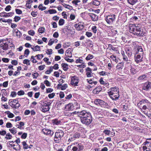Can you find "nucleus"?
<instances>
[{
    "mask_svg": "<svg viewBox=\"0 0 151 151\" xmlns=\"http://www.w3.org/2000/svg\"><path fill=\"white\" fill-rule=\"evenodd\" d=\"M126 53L128 55L129 57L131 56L132 54H135V53L132 50V49L130 47L128 48L125 50Z\"/></svg>",
    "mask_w": 151,
    "mask_h": 151,
    "instance_id": "obj_15",
    "label": "nucleus"
},
{
    "mask_svg": "<svg viewBox=\"0 0 151 151\" xmlns=\"http://www.w3.org/2000/svg\"><path fill=\"white\" fill-rule=\"evenodd\" d=\"M119 90L118 87L111 88L108 93L110 98L113 100L116 101L119 97Z\"/></svg>",
    "mask_w": 151,
    "mask_h": 151,
    "instance_id": "obj_3",
    "label": "nucleus"
},
{
    "mask_svg": "<svg viewBox=\"0 0 151 151\" xmlns=\"http://www.w3.org/2000/svg\"><path fill=\"white\" fill-rule=\"evenodd\" d=\"M80 2V1L79 0H74L72 1V3L75 4L76 5H78V3Z\"/></svg>",
    "mask_w": 151,
    "mask_h": 151,
    "instance_id": "obj_55",
    "label": "nucleus"
},
{
    "mask_svg": "<svg viewBox=\"0 0 151 151\" xmlns=\"http://www.w3.org/2000/svg\"><path fill=\"white\" fill-rule=\"evenodd\" d=\"M11 101L12 102L13 104H14V105H15L16 104H17V103L19 102L18 101L17 99L12 100Z\"/></svg>",
    "mask_w": 151,
    "mask_h": 151,
    "instance_id": "obj_58",
    "label": "nucleus"
},
{
    "mask_svg": "<svg viewBox=\"0 0 151 151\" xmlns=\"http://www.w3.org/2000/svg\"><path fill=\"white\" fill-rule=\"evenodd\" d=\"M6 127L7 128L12 127V124L10 122H7L6 124Z\"/></svg>",
    "mask_w": 151,
    "mask_h": 151,
    "instance_id": "obj_59",
    "label": "nucleus"
},
{
    "mask_svg": "<svg viewBox=\"0 0 151 151\" xmlns=\"http://www.w3.org/2000/svg\"><path fill=\"white\" fill-rule=\"evenodd\" d=\"M147 75L146 74L142 75L138 77L137 79L138 81H142L145 79Z\"/></svg>",
    "mask_w": 151,
    "mask_h": 151,
    "instance_id": "obj_27",
    "label": "nucleus"
},
{
    "mask_svg": "<svg viewBox=\"0 0 151 151\" xmlns=\"http://www.w3.org/2000/svg\"><path fill=\"white\" fill-rule=\"evenodd\" d=\"M23 63L26 64L27 65H30L29 60L27 59H25L23 60Z\"/></svg>",
    "mask_w": 151,
    "mask_h": 151,
    "instance_id": "obj_41",
    "label": "nucleus"
},
{
    "mask_svg": "<svg viewBox=\"0 0 151 151\" xmlns=\"http://www.w3.org/2000/svg\"><path fill=\"white\" fill-rule=\"evenodd\" d=\"M14 128H13L12 129H9L10 132L12 133L13 134H15L17 132V131L16 129H14Z\"/></svg>",
    "mask_w": 151,
    "mask_h": 151,
    "instance_id": "obj_53",
    "label": "nucleus"
},
{
    "mask_svg": "<svg viewBox=\"0 0 151 151\" xmlns=\"http://www.w3.org/2000/svg\"><path fill=\"white\" fill-rule=\"evenodd\" d=\"M65 20L64 19H60L58 22L59 25L60 26H62L63 25L64 23Z\"/></svg>",
    "mask_w": 151,
    "mask_h": 151,
    "instance_id": "obj_43",
    "label": "nucleus"
},
{
    "mask_svg": "<svg viewBox=\"0 0 151 151\" xmlns=\"http://www.w3.org/2000/svg\"><path fill=\"white\" fill-rule=\"evenodd\" d=\"M42 132L45 134L48 135L50 136H51L54 134L53 132L50 130L46 129H42Z\"/></svg>",
    "mask_w": 151,
    "mask_h": 151,
    "instance_id": "obj_10",
    "label": "nucleus"
},
{
    "mask_svg": "<svg viewBox=\"0 0 151 151\" xmlns=\"http://www.w3.org/2000/svg\"><path fill=\"white\" fill-rule=\"evenodd\" d=\"M89 16L91 17V19L93 21H96L98 19V17L96 15L93 13H89Z\"/></svg>",
    "mask_w": 151,
    "mask_h": 151,
    "instance_id": "obj_14",
    "label": "nucleus"
},
{
    "mask_svg": "<svg viewBox=\"0 0 151 151\" xmlns=\"http://www.w3.org/2000/svg\"><path fill=\"white\" fill-rule=\"evenodd\" d=\"M131 65H130V67L131 68L130 69V72L132 75H134L136 73H137V70L134 68H132L131 67Z\"/></svg>",
    "mask_w": 151,
    "mask_h": 151,
    "instance_id": "obj_37",
    "label": "nucleus"
},
{
    "mask_svg": "<svg viewBox=\"0 0 151 151\" xmlns=\"http://www.w3.org/2000/svg\"><path fill=\"white\" fill-rule=\"evenodd\" d=\"M38 8L40 10L43 11L45 10L46 8L45 6H43L42 4H40L38 6Z\"/></svg>",
    "mask_w": 151,
    "mask_h": 151,
    "instance_id": "obj_40",
    "label": "nucleus"
},
{
    "mask_svg": "<svg viewBox=\"0 0 151 151\" xmlns=\"http://www.w3.org/2000/svg\"><path fill=\"white\" fill-rule=\"evenodd\" d=\"M63 132L61 130H58L55 134L54 140L56 143H59L64 135Z\"/></svg>",
    "mask_w": 151,
    "mask_h": 151,
    "instance_id": "obj_5",
    "label": "nucleus"
},
{
    "mask_svg": "<svg viewBox=\"0 0 151 151\" xmlns=\"http://www.w3.org/2000/svg\"><path fill=\"white\" fill-rule=\"evenodd\" d=\"M123 63L122 62L119 63L117 64L116 66V68L118 69H119L120 68H121L123 66Z\"/></svg>",
    "mask_w": 151,
    "mask_h": 151,
    "instance_id": "obj_45",
    "label": "nucleus"
},
{
    "mask_svg": "<svg viewBox=\"0 0 151 151\" xmlns=\"http://www.w3.org/2000/svg\"><path fill=\"white\" fill-rule=\"evenodd\" d=\"M71 84L72 85L74 86H78V84L79 81L78 77L75 76H73L71 78Z\"/></svg>",
    "mask_w": 151,
    "mask_h": 151,
    "instance_id": "obj_9",
    "label": "nucleus"
},
{
    "mask_svg": "<svg viewBox=\"0 0 151 151\" xmlns=\"http://www.w3.org/2000/svg\"><path fill=\"white\" fill-rule=\"evenodd\" d=\"M48 12L50 14H55L57 13L56 11L54 9H49Z\"/></svg>",
    "mask_w": 151,
    "mask_h": 151,
    "instance_id": "obj_46",
    "label": "nucleus"
},
{
    "mask_svg": "<svg viewBox=\"0 0 151 151\" xmlns=\"http://www.w3.org/2000/svg\"><path fill=\"white\" fill-rule=\"evenodd\" d=\"M75 27L78 30H81L83 28V26L81 23H78V24H76L74 25Z\"/></svg>",
    "mask_w": 151,
    "mask_h": 151,
    "instance_id": "obj_17",
    "label": "nucleus"
},
{
    "mask_svg": "<svg viewBox=\"0 0 151 151\" xmlns=\"http://www.w3.org/2000/svg\"><path fill=\"white\" fill-rule=\"evenodd\" d=\"M74 114L80 117L81 122L86 125L89 124L92 121V117L91 113L85 110H83L80 112L75 111L69 113L67 115L71 116Z\"/></svg>",
    "mask_w": 151,
    "mask_h": 151,
    "instance_id": "obj_1",
    "label": "nucleus"
},
{
    "mask_svg": "<svg viewBox=\"0 0 151 151\" xmlns=\"http://www.w3.org/2000/svg\"><path fill=\"white\" fill-rule=\"evenodd\" d=\"M75 139H76L75 138L73 135H71L68 140V141L69 142L72 141Z\"/></svg>",
    "mask_w": 151,
    "mask_h": 151,
    "instance_id": "obj_49",
    "label": "nucleus"
},
{
    "mask_svg": "<svg viewBox=\"0 0 151 151\" xmlns=\"http://www.w3.org/2000/svg\"><path fill=\"white\" fill-rule=\"evenodd\" d=\"M29 51L28 49H26L25 50L24 54V55L25 56V55H26L25 56V57H27L28 55H29Z\"/></svg>",
    "mask_w": 151,
    "mask_h": 151,
    "instance_id": "obj_47",
    "label": "nucleus"
},
{
    "mask_svg": "<svg viewBox=\"0 0 151 151\" xmlns=\"http://www.w3.org/2000/svg\"><path fill=\"white\" fill-rule=\"evenodd\" d=\"M86 74L88 77H90L91 76L92 73H91V69L89 67L86 68Z\"/></svg>",
    "mask_w": 151,
    "mask_h": 151,
    "instance_id": "obj_16",
    "label": "nucleus"
},
{
    "mask_svg": "<svg viewBox=\"0 0 151 151\" xmlns=\"http://www.w3.org/2000/svg\"><path fill=\"white\" fill-rule=\"evenodd\" d=\"M143 113L149 117H151V112L150 111L149 109V110H147V111H143Z\"/></svg>",
    "mask_w": 151,
    "mask_h": 151,
    "instance_id": "obj_30",
    "label": "nucleus"
},
{
    "mask_svg": "<svg viewBox=\"0 0 151 151\" xmlns=\"http://www.w3.org/2000/svg\"><path fill=\"white\" fill-rule=\"evenodd\" d=\"M76 139L77 138H78L80 136V134L78 132L75 133L73 135Z\"/></svg>",
    "mask_w": 151,
    "mask_h": 151,
    "instance_id": "obj_52",
    "label": "nucleus"
},
{
    "mask_svg": "<svg viewBox=\"0 0 151 151\" xmlns=\"http://www.w3.org/2000/svg\"><path fill=\"white\" fill-rule=\"evenodd\" d=\"M129 31L134 35L139 37L143 36L145 34L141 27L138 26V25L136 26L134 24L129 26Z\"/></svg>",
    "mask_w": 151,
    "mask_h": 151,
    "instance_id": "obj_2",
    "label": "nucleus"
},
{
    "mask_svg": "<svg viewBox=\"0 0 151 151\" xmlns=\"http://www.w3.org/2000/svg\"><path fill=\"white\" fill-rule=\"evenodd\" d=\"M64 59L65 60L69 62L72 63L74 61L73 59L69 58L68 57H65Z\"/></svg>",
    "mask_w": 151,
    "mask_h": 151,
    "instance_id": "obj_50",
    "label": "nucleus"
},
{
    "mask_svg": "<svg viewBox=\"0 0 151 151\" xmlns=\"http://www.w3.org/2000/svg\"><path fill=\"white\" fill-rule=\"evenodd\" d=\"M151 88V83L148 81L145 82L143 86L142 89L147 91Z\"/></svg>",
    "mask_w": 151,
    "mask_h": 151,
    "instance_id": "obj_11",
    "label": "nucleus"
},
{
    "mask_svg": "<svg viewBox=\"0 0 151 151\" xmlns=\"http://www.w3.org/2000/svg\"><path fill=\"white\" fill-rule=\"evenodd\" d=\"M5 113L8 115V117L9 118H12L14 116L13 114L11 113L9 111H6Z\"/></svg>",
    "mask_w": 151,
    "mask_h": 151,
    "instance_id": "obj_29",
    "label": "nucleus"
},
{
    "mask_svg": "<svg viewBox=\"0 0 151 151\" xmlns=\"http://www.w3.org/2000/svg\"><path fill=\"white\" fill-rule=\"evenodd\" d=\"M65 55L68 57L71 58L72 57V53L70 51L67 50L65 52Z\"/></svg>",
    "mask_w": 151,
    "mask_h": 151,
    "instance_id": "obj_31",
    "label": "nucleus"
},
{
    "mask_svg": "<svg viewBox=\"0 0 151 151\" xmlns=\"http://www.w3.org/2000/svg\"><path fill=\"white\" fill-rule=\"evenodd\" d=\"M93 58V56L91 54L88 55L86 57V59L87 60H88L91 59H92Z\"/></svg>",
    "mask_w": 151,
    "mask_h": 151,
    "instance_id": "obj_42",
    "label": "nucleus"
},
{
    "mask_svg": "<svg viewBox=\"0 0 151 151\" xmlns=\"http://www.w3.org/2000/svg\"><path fill=\"white\" fill-rule=\"evenodd\" d=\"M62 4L66 8L70 10L73 9V7L71 6H70L69 5L65 4V3Z\"/></svg>",
    "mask_w": 151,
    "mask_h": 151,
    "instance_id": "obj_33",
    "label": "nucleus"
},
{
    "mask_svg": "<svg viewBox=\"0 0 151 151\" xmlns=\"http://www.w3.org/2000/svg\"><path fill=\"white\" fill-rule=\"evenodd\" d=\"M28 33L30 35L33 36L35 34V32L34 30L31 29L28 31Z\"/></svg>",
    "mask_w": 151,
    "mask_h": 151,
    "instance_id": "obj_51",
    "label": "nucleus"
},
{
    "mask_svg": "<svg viewBox=\"0 0 151 151\" xmlns=\"http://www.w3.org/2000/svg\"><path fill=\"white\" fill-rule=\"evenodd\" d=\"M61 65L63 68V69L65 71H66L68 68V65L67 64L65 63H62Z\"/></svg>",
    "mask_w": 151,
    "mask_h": 151,
    "instance_id": "obj_28",
    "label": "nucleus"
},
{
    "mask_svg": "<svg viewBox=\"0 0 151 151\" xmlns=\"http://www.w3.org/2000/svg\"><path fill=\"white\" fill-rule=\"evenodd\" d=\"M144 144L150 146L151 148V138L147 139Z\"/></svg>",
    "mask_w": 151,
    "mask_h": 151,
    "instance_id": "obj_26",
    "label": "nucleus"
},
{
    "mask_svg": "<svg viewBox=\"0 0 151 151\" xmlns=\"http://www.w3.org/2000/svg\"><path fill=\"white\" fill-rule=\"evenodd\" d=\"M45 28L44 27H40L38 29V32L39 33L42 34L45 32Z\"/></svg>",
    "mask_w": 151,
    "mask_h": 151,
    "instance_id": "obj_44",
    "label": "nucleus"
},
{
    "mask_svg": "<svg viewBox=\"0 0 151 151\" xmlns=\"http://www.w3.org/2000/svg\"><path fill=\"white\" fill-rule=\"evenodd\" d=\"M40 110L44 113L48 111L50 109V107L47 106V107L44 106H40Z\"/></svg>",
    "mask_w": 151,
    "mask_h": 151,
    "instance_id": "obj_18",
    "label": "nucleus"
},
{
    "mask_svg": "<svg viewBox=\"0 0 151 151\" xmlns=\"http://www.w3.org/2000/svg\"><path fill=\"white\" fill-rule=\"evenodd\" d=\"M103 132L106 134L109 135L110 134V131L109 130L106 129Z\"/></svg>",
    "mask_w": 151,
    "mask_h": 151,
    "instance_id": "obj_62",
    "label": "nucleus"
},
{
    "mask_svg": "<svg viewBox=\"0 0 151 151\" xmlns=\"http://www.w3.org/2000/svg\"><path fill=\"white\" fill-rule=\"evenodd\" d=\"M104 101L99 99H96L94 101V103L96 105H102L104 103Z\"/></svg>",
    "mask_w": 151,
    "mask_h": 151,
    "instance_id": "obj_23",
    "label": "nucleus"
},
{
    "mask_svg": "<svg viewBox=\"0 0 151 151\" xmlns=\"http://www.w3.org/2000/svg\"><path fill=\"white\" fill-rule=\"evenodd\" d=\"M21 19V18L19 17L15 16L14 18V21L17 22Z\"/></svg>",
    "mask_w": 151,
    "mask_h": 151,
    "instance_id": "obj_61",
    "label": "nucleus"
},
{
    "mask_svg": "<svg viewBox=\"0 0 151 151\" xmlns=\"http://www.w3.org/2000/svg\"><path fill=\"white\" fill-rule=\"evenodd\" d=\"M137 1V0H128V3L132 5L134 4Z\"/></svg>",
    "mask_w": 151,
    "mask_h": 151,
    "instance_id": "obj_36",
    "label": "nucleus"
},
{
    "mask_svg": "<svg viewBox=\"0 0 151 151\" xmlns=\"http://www.w3.org/2000/svg\"><path fill=\"white\" fill-rule=\"evenodd\" d=\"M109 48L111 49L113 51H116V48L115 47H114L111 45H109Z\"/></svg>",
    "mask_w": 151,
    "mask_h": 151,
    "instance_id": "obj_56",
    "label": "nucleus"
},
{
    "mask_svg": "<svg viewBox=\"0 0 151 151\" xmlns=\"http://www.w3.org/2000/svg\"><path fill=\"white\" fill-rule=\"evenodd\" d=\"M134 54V60L137 63H138L142 61L143 55L136 54Z\"/></svg>",
    "mask_w": 151,
    "mask_h": 151,
    "instance_id": "obj_12",
    "label": "nucleus"
},
{
    "mask_svg": "<svg viewBox=\"0 0 151 151\" xmlns=\"http://www.w3.org/2000/svg\"><path fill=\"white\" fill-rule=\"evenodd\" d=\"M12 148L14 149L16 151H19L20 149V145L18 144H16V145H12Z\"/></svg>",
    "mask_w": 151,
    "mask_h": 151,
    "instance_id": "obj_25",
    "label": "nucleus"
},
{
    "mask_svg": "<svg viewBox=\"0 0 151 151\" xmlns=\"http://www.w3.org/2000/svg\"><path fill=\"white\" fill-rule=\"evenodd\" d=\"M13 31L14 34L15 33L16 36L17 37L19 38L22 35V33L17 29H13Z\"/></svg>",
    "mask_w": 151,
    "mask_h": 151,
    "instance_id": "obj_21",
    "label": "nucleus"
},
{
    "mask_svg": "<svg viewBox=\"0 0 151 151\" xmlns=\"http://www.w3.org/2000/svg\"><path fill=\"white\" fill-rule=\"evenodd\" d=\"M12 136L10 134V133H7L6 134L5 138L7 139H12Z\"/></svg>",
    "mask_w": 151,
    "mask_h": 151,
    "instance_id": "obj_38",
    "label": "nucleus"
},
{
    "mask_svg": "<svg viewBox=\"0 0 151 151\" xmlns=\"http://www.w3.org/2000/svg\"><path fill=\"white\" fill-rule=\"evenodd\" d=\"M68 87L67 84H65L62 85L60 84H58V87L59 88H61L62 90H64L65 89Z\"/></svg>",
    "mask_w": 151,
    "mask_h": 151,
    "instance_id": "obj_22",
    "label": "nucleus"
},
{
    "mask_svg": "<svg viewBox=\"0 0 151 151\" xmlns=\"http://www.w3.org/2000/svg\"><path fill=\"white\" fill-rule=\"evenodd\" d=\"M73 104L72 103H70L66 105L65 107V109L68 110H71L73 109Z\"/></svg>",
    "mask_w": 151,
    "mask_h": 151,
    "instance_id": "obj_19",
    "label": "nucleus"
},
{
    "mask_svg": "<svg viewBox=\"0 0 151 151\" xmlns=\"http://www.w3.org/2000/svg\"><path fill=\"white\" fill-rule=\"evenodd\" d=\"M14 14V13L13 12H9L8 13H6V12L5 17H11Z\"/></svg>",
    "mask_w": 151,
    "mask_h": 151,
    "instance_id": "obj_39",
    "label": "nucleus"
},
{
    "mask_svg": "<svg viewBox=\"0 0 151 151\" xmlns=\"http://www.w3.org/2000/svg\"><path fill=\"white\" fill-rule=\"evenodd\" d=\"M92 4L96 6H98L100 4V3L98 1L95 0L93 1Z\"/></svg>",
    "mask_w": 151,
    "mask_h": 151,
    "instance_id": "obj_54",
    "label": "nucleus"
},
{
    "mask_svg": "<svg viewBox=\"0 0 151 151\" xmlns=\"http://www.w3.org/2000/svg\"><path fill=\"white\" fill-rule=\"evenodd\" d=\"M150 102L147 100L143 99L140 101L137 104L138 106L142 112L143 111L149 110L148 106H146L144 104H150Z\"/></svg>",
    "mask_w": 151,
    "mask_h": 151,
    "instance_id": "obj_4",
    "label": "nucleus"
},
{
    "mask_svg": "<svg viewBox=\"0 0 151 151\" xmlns=\"http://www.w3.org/2000/svg\"><path fill=\"white\" fill-rule=\"evenodd\" d=\"M32 76L34 78H37L38 76V74L37 73H33Z\"/></svg>",
    "mask_w": 151,
    "mask_h": 151,
    "instance_id": "obj_57",
    "label": "nucleus"
},
{
    "mask_svg": "<svg viewBox=\"0 0 151 151\" xmlns=\"http://www.w3.org/2000/svg\"><path fill=\"white\" fill-rule=\"evenodd\" d=\"M37 57V59L38 60H40L43 57L42 54H38L35 57Z\"/></svg>",
    "mask_w": 151,
    "mask_h": 151,
    "instance_id": "obj_63",
    "label": "nucleus"
},
{
    "mask_svg": "<svg viewBox=\"0 0 151 151\" xmlns=\"http://www.w3.org/2000/svg\"><path fill=\"white\" fill-rule=\"evenodd\" d=\"M40 47L38 45H36L35 47V49L34 50V51H37L40 50Z\"/></svg>",
    "mask_w": 151,
    "mask_h": 151,
    "instance_id": "obj_64",
    "label": "nucleus"
},
{
    "mask_svg": "<svg viewBox=\"0 0 151 151\" xmlns=\"http://www.w3.org/2000/svg\"><path fill=\"white\" fill-rule=\"evenodd\" d=\"M22 143L24 149H27L28 148H31V147L30 146H28V145L26 143L25 141L23 142H22Z\"/></svg>",
    "mask_w": 151,
    "mask_h": 151,
    "instance_id": "obj_35",
    "label": "nucleus"
},
{
    "mask_svg": "<svg viewBox=\"0 0 151 151\" xmlns=\"http://www.w3.org/2000/svg\"><path fill=\"white\" fill-rule=\"evenodd\" d=\"M52 122L54 124L58 125L60 123V121L58 120L57 119H55L52 120Z\"/></svg>",
    "mask_w": 151,
    "mask_h": 151,
    "instance_id": "obj_34",
    "label": "nucleus"
},
{
    "mask_svg": "<svg viewBox=\"0 0 151 151\" xmlns=\"http://www.w3.org/2000/svg\"><path fill=\"white\" fill-rule=\"evenodd\" d=\"M20 101L22 102H24L25 103H29V100L27 98H23L21 99Z\"/></svg>",
    "mask_w": 151,
    "mask_h": 151,
    "instance_id": "obj_32",
    "label": "nucleus"
},
{
    "mask_svg": "<svg viewBox=\"0 0 151 151\" xmlns=\"http://www.w3.org/2000/svg\"><path fill=\"white\" fill-rule=\"evenodd\" d=\"M116 18V15L111 14L106 16L105 19L108 24L111 25L115 21Z\"/></svg>",
    "mask_w": 151,
    "mask_h": 151,
    "instance_id": "obj_6",
    "label": "nucleus"
},
{
    "mask_svg": "<svg viewBox=\"0 0 151 151\" xmlns=\"http://www.w3.org/2000/svg\"><path fill=\"white\" fill-rule=\"evenodd\" d=\"M71 146H68L67 151H81L83 149V146L81 143L78 144L76 145L73 147L71 149Z\"/></svg>",
    "mask_w": 151,
    "mask_h": 151,
    "instance_id": "obj_7",
    "label": "nucleus"
},
{
    "mask_svg": "<svg viewBox=\"0 0 151 151\" xmlns=\"http://www.w3.org/2000/svg\"><path fill=\"white\" fill-rule=\"evenodd\" d=\"M8 45L7 44L5 43L4 45L2 46V49L4 50H6L8 49Z\"/></svg>",
    "mask_w": 151,
    "mask_h": 151,
    "instance_id": "obj_48",
    "label": "nucleus"
},
{
    "mask_svg": "<svg viewBox=\"0 0 151 151\" xmlns=\"http://www.w3.org/2000/svg\"><path fill=\"white\" fill-rule=\"evenodd\" d=\"M144 144L145 146H143L142 147L143 151H151V148L150 146L145 144L144 143Z\"/></svg>",
    "mask_w": 151,
    "mask_h": 151,
    "instance_id": "obj_24",
    "label": "nucleus"
},
{
    "mask_svg": "<svg viewBox=\"0 0 151 151\" xmlns=\"http://www.w3.org/2000/svg\"><path fill=\"white\" fill-rule=\"evenodd\" d=\"M51 103L50 102H48L46 101H42L39 102V104L41 106H48L50 105Z\"/></svg>",
    "mask_w": 151,
    "mask_h": 151,
    "instance_id": "obj_13",
    "label": "nucleus"
},
{
    "mask_svg": "<svg viewBox=\"0 0 151 151\" xmlns=\"http://www.w3.org/2000/svg\"><path fill=\"white\" fill-rule=\"evenodd\" d=\"M92 30L94 33H96L97 31V27L96 26H94L92 27Z\"/></svg>",
    "mask_w": 151,
    "mask_h": 151,
    "instance_id": "obj_60",
    "label": "nucleus"
},
{
    "mask_svg": "<svg viewBox=\"0 0 151 151\" xmlns=\"http://www.w3.org/2000/svg\"><path fill=\"white\" fill-rule=\"evenodd\" d=\"M102 90V88L101 86L96 87L93 90V92L95 94H98Z\"/></svg>",
    "mask_w": 151,
    "mask_h": 151,
    "instance_id": "obj_20",
    "label": "nucleus"
},
{
    "mask_svg": "<svg viewBox=\"0 0 151 151\" xmlns=\"http://www.w3.org/2000/svg\"><path fill=\"white\" fill-rule=\"evenodd\" d=\"M133 51L135 53V54L143 55L144 54L142 48L141 46L139 45L134 46Z\"/></svg>",
    "mask_w": 151,
    "mask_h": 151,
    "instance_id": "obj_8",
    "label": "nucleus"
}]
</instances>
